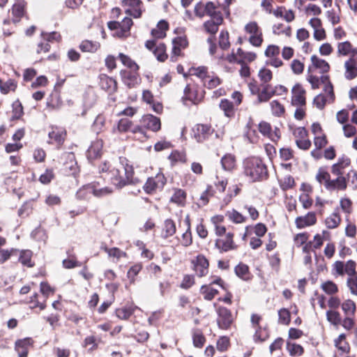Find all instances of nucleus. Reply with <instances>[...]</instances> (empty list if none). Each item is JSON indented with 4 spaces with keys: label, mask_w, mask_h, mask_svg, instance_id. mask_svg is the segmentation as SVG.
Masks as SVG:
<instances>
[{
    "label": "nucleus",
    "mask_w": 357,
    "mask_h": 357,
    "mask_svg": "<svg viewBox=\"0 0 357 357\" xmlns=\"http://www.w3.org/2000/svg\"><path fill=\"white\" fill-rule=\"evenodd\" d=\"M99 172L118 188L133 182V167L124 158L103 161L99 165Z\"/></svg>",
    "instance_id": "obj_1"
},
{
    "label": "nucleus",
    "mask_w": 357,
    "mask_h": 357,
    "mask_svg": "<svg viewBox=\"0 0 357 357\" xmlns=\"http://www.w3.org/2000/svg\"><path fill=\"white\" fill-rule=\"evenodd\" d=\"M245 174L253 181L263 179L267 176V169L259 158H250L244 161Z\"/></svg>",
    "instance_id": "obj_2"
},
{
    "label": "nucleus",
    "mask_w": 357,
    "mask_h": 357,
    "mask_svg": "<svg viewBox=\"0 0 357 357\" xmlns=\"http://www.w3.org/2000/svg\"><path fill=\"white\" fill-rule=\"evenodd\" d=\"M191 73L202 79L205 87L213 89L221 84L220 78L212 72H209L205 66H199L191 69Z\"/></svg>",
    "instance_id": "obj_3"
},
{
    "label": "nucleus",
    "mask_w": 357,
    "mask_h": 357,
    "mask_svg": "<svg viewBox=\"0 0 357 357\" xmlns=\"http://www.w3.org/2000/svg\"><path fill=\"white\" fill-rule=\"evenodd\" d=\"M244 32L248 36L249 43L257 48L262 46L264 36L261 28L255 21H250L245 24Z\"/></svg>",
    "instance_id": "obj_4"
},
{
    "label": "nucleus",
    "mask_w": 357,
    "mask_h": 357,
    "mask_svg": "<svg viewBox=\"0 0 357 357\" xmlns=\"http://www.w3.org/2000/svg\"><path fill=\"white\" fill-rule=\"evenodd\" d=\"M112 190L109 187H101L98 183H92L84 186L77 192L81 197L88 198V194H92L97 197H102L110 195Z\"/></svg>",
    "instance_id": "obj_5"
},
{
    "label": "nucleus",
    "mask_w": 357,
    "mask_h": 357,
    "mask_svg": "<svg viewBox=\"0 0 357 357\" xmlns=\"http://www.w3.org/2000/svg\"><path fill=\"white\" fill-rule=\"evenodd\" d=\"M121 5L124 12L134 18L141 17L145 10L142 0H121Z\"/></svg>",
    "instance_id": "obj_6"
},
{
    "label": "nucleus",
    "mask_w": 357,
    "mask_h": 357,
    "mask_svg": "<svg viewBox=\"0 0 357 357\" xmlns=\"http://www.w3.org/2000/svg\"><path fill=\"white\" fill-rule=\"evenodd\" d=\"M280 52L279 46L273 44L268 45L264 51V56L268 58L266 64L275 68L282 67L284 62L279 57Z\"/></svg>",
    "instance_id": "obj_7"
},
{
    "label": "nucleus",
    "mask_w": 357,
    "mask_h": 357,
    "mask_svg": "<svg viewBox=\"0 0 357 357\" xmlns=\"http://www.w3.org/2000/svg\"><path fill=\"white\" fill-rule=\"evenodd\" d=\"M167 179L163 174L158 173L155 176L149 177L143 186L144 190L147 194L155 193L158 190H161L165 185Z\"/></svg>",
    "instance_id": "obj_8"
},
{
    "label": "nucleus",
    "mask_w": 357,
    "mask_h": 357,
    "mask_svg": "<svg viewBox=\"0 0 357 357\" xmlns=\"http://www.w3.org/2000/svg\"><path fill=\"white\" fill-rule=\"evenodd\" d=\"M130 131L134 134H141L144 137H147L146 132L143 130L139 126H134L132 122L128 119H121L119 121L117 125L113 128V132H126Z\"/></svg>",
    "instance_id": "obj_9"
},
{
    "label": "nucleus",
    "mask_w": 357,
    "mask_h": 357,
    "mask_svg": "<svg viewBox=\"0 0 357 357\" xmlns=\"http://www.w3.org/2000/svg\"><path fill=\"white\" fill-rule=\"evenodd\" d=\"M217 324L220 328L227 330L234 322V317L229 310L225 307H219L217 310Z\"/></svg>",
    "instance_id": "obj_10"
},
{
    "label": "nucleus",
    "mask_w": 357,
    "mask_h": 357,
    "mask_svg": "<svg viewBox=\"0 0 357 357\" xmlns=\"http://www.w3.org/2000/svg\"><path fill=\"white\" fill-rule=\"evenodd\" d=\"M291 103L293 106H305L306 91L301 84L296 83L291 90Z\"/></svg>",
    "instance_id": "obj_11"
},
{
    "label": "nucleus",
    "mask_w": 357,
    "mask_h": 357,
    "mask_svg": "<svg viewBox=\"0 0 357 357\" xmlns=\"http://www.w3.org/2000/svg\"><path fill=\"white\" fill-rule=\"evenodd\" d=\"M329 63L324 59L319 58L317 55H312L310 57V64L307 68L308 73H316L320 74L327 73L330 70Z\"/></svg>",
    "instance_id": "obj_12"
},
{
    "label": "nucleus",
    "mask_w": 357,
    "mask_h": 357,
    "mask_svg": "<svg viewBox=\"0 0 357 357\" xmlns=\"http://www.w3.org/2000/svg\"><path fill=\"white\" fill-rule=\"evenodd\" d=\"M293 135L296 139L298 147L303 150H307L311 146V142L308 139L307 131L304 127H298L293 130Z\"/></svg>",
    "instance_id": "obj_13"
},
{
    "label": "nucleus",
    "mask_w": 357,
    "mask_h": 357,
    "mask_svg": "<svg viewBox=\"0 0 357 357\" xmlns=\"http://www.w3.org/2000/svg\"><path fill=\"white\" fill-rule=\"evenodd\" d=\"M145 46L148 50H153L154 55L159 61L163 62L167 59L166 47L164 43H160L157 45L154 40H149L146 42Z\"/></svg>",
    "instance_id": "obj_14"
},
{
    "label": "nucleus",
    "mask_w": 357,
    "mask_h": 357,
    "mask_svg": "<svg viewBox=\"0 0 357 357\" xmlns=\"http://www.w3.org/2000/svg\"><path fill=\"white\" fill-rule=\"evenodd\" d=\"M141 126L144 131V128L153 132H157L160 129L161 123L159 118L151 114L144 115L140 120Z\"/></svg>",
    "instance_id": "obj_15"
},
{
    "label": "nucleus",
    "mask_w": 357,
    "mask_h": 357,
    "mask_svg": "<svg viewBox=\"0 0 357 357\" xmlns=\"http://www.w3.org/2000/svg\"><path fill=\"white\" fill-rule=\"evenodd\" d=\"M192 264L194 270L199 277L202 278L207 275L209 263L204 255H198L196 259L192 261Z\"/></svg>",
    "instance_id": "obj_16"
},
{
    "label": "nucleus",
    "mask_w": 357,
    "mask_h": 357,
    "mask_svg": "<svg viewBox=\"0 0 357 357\" xmlns=\"http://www.w3.org/2000/svg\"><path fill=\"white\" fill-rule=\"evenodd\" d=\"M234 234L231 232L227 233L225 236H222L215 241V246L222 252H227L234 250L236 248L233 241Z\"/></svg>",
    "instance_id": "obj_17"
},
{
    "label": "nucleus",
    "mask_w": 357,
    "mask_h": 357,
    "mask_svg": "<svg viewBox=\"0 0 357 357\" xmlns=\"http://www.w3.org/2000/svg\"><path fill=\"white\" fill-rule=\"evenodd\" d=\"M337 55L339 56L356 57L357 47H354L349 41L338 43L337 44Z\"/></svg>",
    "instance_id": "obj_18"
},
{
    "label": "nucleus",
    "mask_w": 357,
    "mask_h": 357,
    "mask_svg": "<svg viewBox=\"0 0 357 357\" xmlns=\"http://www.w3.org/2000/svg\"><path fill=\"white\" fill-rule=\"evenodd\" d=\"M211 134V126L208 125L197 124L192 128V137L198 142H204Z\"/></svg>",
    "instance_id": "obj_19"
},
{
    "label": "nucleus",
    "mask_w": 357,
    "mask_h": 357,
    "mask_svg": "<svg viewBox=\"0 0 357 357\" xmlns=\"http://www.w3.org/2000/svg\"><path fill=\"white\" fill-rule=\"evenodd\" d=\"M356 57H349L344 63V75L347 79L351 80L357 77Z\"/></svg>",
    "instance_id": "obj_20"
},
{
    "label": "nucleus",
    "mask_w": 357,
    "mask_h": 357,
    "mask_svg": "<svg viewBox=\"0 0 357 357\" xmlns=\"http://www.w3.org/2000/svg\"><path fill=\"white\" fill-rule=\"evenodd\" d=\"M317 217L314 212H309L305 215L298 216L295 220V224L297 228L303 229L315 225Z\"/></svg>",
    "instance_id": "obj_21"
},
{
    "label": "nucleus",
    "mask_w": 357,
    "mask_h": 357,
    "mask_svg": "<svg viewBox=\"0 0 357 357\" xmlns=\"http://www.w3.org/2000/svg\"><path fill=\"white\" fill-rule=\"evenodd\" d=\"M185 96L187 99L197 104L204 98V91L194 85L188 84L185 89Z\"/></svg>",
    "instance_id": "obj_22"
},
{
    "label": "nucleus",
    "mask_w": 357,
    "mask_h": 357,
    "mask_svg": "<svg viewBox=\"0 0 357 357\" xmlns=\"http://www.w3.org/2000/svg\"><path fill=\"white\" fill-rule=\"evenodd\" d=\"M347 183L346 178L342 175L337 176L335 179H330L326 185V189L329 191H343L347 189Z\"/></svg>",
    "instance_id": "obj_23"
},
{
    "label": "nucleus",
    "mask_w": 357,
    "mask_h": 357,
    "mask_svg": "<svg viewBox=\"0 0 357 357\" xmlns=\"http://www.w3.org/2000/svg\"><path fill=\"white\" fill-rule=\"evenodd\" d=\"M223 22V17L217 16L215 18H211L204 23V29L206 32L215 35L219 29V26Z\"/></svg>",
    "instance_id": "obj_24"
},
{
    "label": "nucleus",
    "mask_w": 357,
    "mask_h": 357,
    "mask_svg": "<svg viewBox=\"0 0 357 357\" xmlns=\"http://www.w3.org/2000/svg\"><path fill=\"white\" fill-rule=\"evenodd\" d=\"M33 343L30 337H26L22 340H18L15 342V350L18 353L19 357H26L29 351V347Z\"/></svg>",
    "instance_id": "obj_25"
},
{
    "label": "nucleus",
    "mask_w": 357,
    "mask_h": 357,
    "mask_svg": "<svg viewBox=\"0 0 357 357\" xmlns=\"http://www.w3.org/2000/svg\"><path fill=\"white\" fill-rule=\"evenodd\" d=\"M103 142L101 139H96L91 143L87 151V157L89 160H94L100 156Z\"/></svg>",
    "instance_id": "obj_26"
},
{
    "label": "nucleus",
    "mask_w": 357,
    "mask_h": 357,
    "mask_svg": "<svg viewBox=\"0 0 357 357\" xmlns=\"http://www.w3.org/2000/svg\"><path fill=\"white\" fill-rule=\"evenodd\" d=\"M186 226L185 231L182 234L181 237H177L178 243L184 247H188L192 243V237L190 231V222L188 218L185 220Z\"/></svg>",
    "instance_id": "obj_27"
},
{
    "label": "nucleus",
    "mask_w": 357,
    "mask_h": 357,
    "mask_svg": "<svg viewBox=\"0 0 357 357\" xmlns=\"http://www.w3.org/2000/svg\"><path fill=\"white\" fill-rule=\"evenodd\" d=\"M335 347L343 354H349L350 351V345L347 341V335L341 333L333 340Z\"/></svg>",
    "instance_id": "obj_28"
},
{
    "label": "nucleus",
    "mask_w": 357,
    "mask_h": 357,
    "mask_svg": "<svg viewBox=\"0 0 357 357\" xmlns=\"http://www.w3.org/2000/svg\"><path fill=\"white\" fill-rule=\"evenodd\" d=\"M123 83L129 88L136 86L139 84L140 78L137 72H125L123 77Z\"/></svg>",
    "instance_id": "obj_29"
},
{
    "label": "nucleus",
    "mask_w": 357,
    "mask_h": 357,
    "mask_svg": "<svg viewBox=\"0 0 357 357\" xmlns=\"http://www.w3.org/2000/svg\"><path fill=\"white\" fill-rule=\"evenodd\" d=\"M350 165V159L348 157L342 156L338 159L337 163L334 164L331 167V172L336 175H342L343 169Z\"/></svg>",
    "instance_id": "obj_30"
},
{
    "label": "nucleus",
    "mask_w": 357,
    "mask_h": 357,
    "mask_svg": "<svg viewBox=\"0 0 357 357\" xmlns=\"http://www.w3.org/2000/svg\"><path fill=\"white\" fill-rule=\"evenodd\" d=\"M170 202L178 206H184L186 202V192L180 188L174 189V193L170 198Z\"/></svg>",
    "instance_id": "obj_31"
},
{
    "label": "nucleus",
    "mask_w": 357,
    "mask_h": 357,
    "mask_svg": "<svg viewBox=\"0 0 357 357\" xmlns=\"http://www.w3.org/2000/svg\"><path fill=\"white\" fill-rule=\"evenodd\" d=\"M101 87L109 93H114L117 89V82L112 77L104 75L100 79Z\"/></svg>",
    "instance_id": "obj_32"
},
{
    "label": "nucleus",
    "mask_w": 357,
    "mask_h": 357,
    "mask_svg": "<svg viewBox=\"0 0 357 357\" xmlns=\"http://www.w3.org/2000/svg\"><path fill=\"white\" fill-rule=\"evenodd\" d=\"M176 224L171 219H167L165 220L162 230H161V236L163 238H167L170 236H172L176 233Z\"/></svg>",
    "instance_id": "obj_33"
},
{
    "label": "nucleus",
    "mask_w": 357,
    "mask_h": 357,
    "mask_svg": "<svg viewBox=\"0 0 357 357\" xmlns=\"http://www.w3.org/2000/svg\"><path fill=\"white\" fill-rule=\"evenodd\" d=\"M220 108L223 111L225 116L232 118L236 113L235 105L228 99H222L219 104Z\"/></svg>",
    "instance_id": "obj_34"
},
{
    "label": "nucleus",
    "mask_w": 357,
    "mask_h": 357,
    "mask_svg": "<svg viewBox=\"0 0 357 357\" xmlns=\"http://www.w3.org/2000/svg\"><path fill=\"white\" fill-rule=\"evenodd\" d=\"M342 219L337 209L329 215L325 219V225L328 229H333L337 228L341 223Z\"/></svg>",
    "instance_id": "obj_35"
},
{
    "label": "nucleus",
    "mask_w": 357,
    "mask_h": 357,
    "mask_svg": "<svg viewBox=\"0 0 357 357\" xmlns=\"http://www.w3.org/2000/svg\"><path fill=\"white\" fill-rule=\"evenodd\" d=\"M167 30V22L165 20H161L158 23L157 26L151 31V35L155 39L163 38L166 36Z\"/></svg>",
    "instance_id": "obj_36"
},
{
    "label": "nucleus",
    "mask_w": 357,
    "mask_h": 357,
    "mask_svg": "<svg viewBox=\"0 0 357 357\" xmlns=\"http://www.w3.org/2000/svg\"><path fill=\"white\" fill-rule=\"evenodd\" d=\"M188 45V40L184 37H177L173 40L172 54L174 56L181 55V50L185 48Z\"/></svg>",
    "instance_id": "obj_37"
},
{
    "label": "nucleus",
    "mask_w": 357,
    "mask_h": 357,
    "mask_svg": "<svg viewBox=\"0 0 357 357\" xmlns=\"http://www.w3.org/2000/svg\"><path fill=\"white\" fill-rule=\"evenodd\" d=\"M118 58L121 63L126 68H129L131 71L137 72L139 70V66L131 59L130 56L123 53H119Z\"/></svg>",
    "instance_id": "obj_38"
},
{
    "label": "nucleus",
    "mask_w": 357,
    "mask_h": 357,
    "mask_svg": "<svg viewBox=\"0 0 357 357\" xmlns=\"http://www.w3.org/2000/svg\"><path fill=\"white\" fill-rule=\"evenodd\" d=\"M120 30L116 33L120 38L127 37L129 35V31L131 26L132 25V20L128 17H126L119 22Z\"/></svg>",
    "instance_id": "obj_39"
},
{
    "label": "nucleus",
    "mask_w": 357,
    "mask_h": 357,
    "mask_svg": "<svg viewBox=\"0 0 357 357\" xmlns=\"http://www.w3.org/2000/svg\"><path fill=\"white\" fill-rule=\"evenodd\" d=\"M344 316H354L356 312V303L350 299L344 300L340 305Z\"/></svg>",
    "instance_id": "obj_40"
},
{
    "label": "nucleus",
    "mask_w": 357,
    "mask_h": 357,
    "mask_svg": "<svg viewBox=\"0 0 357 357\" xmlns=\"http://www.w3.org/2000/svg\"><path fill=\"white\" fill-rule=\"evenodd\" d=\"M236 56L240 59V60L237 61L238 63L252 62L257 59V54L255 52L244 51L241 48L237 50Z\"/></svg>",
    "instance_id": "obj_41"
},
{
    "label": "nucleus",
    "mask_w": 357,
    "mask_h": 357,
    "mask_svg": "<svg viewBox=\"0 0 357 357\" xmlns=\"http://www.w3.org/2000/svg\"><path fill=\"white\" fill-rule=\"evenodd\" d=\"M321 83L324 84V91L327 94L329 100L333 102L335 99L333 86L330 81L328 75H324L321 76Z\"/></svg>",
    "instance_id": "obj_42"
},
{
    "label": "nucleus",
    "mask_w": 357,
    "mask_h": 357,
    "mask_svg": "<svg viewBox=\"0 0 357 357\" xmlns=\"http://www.w3.org/2000/svg\"><path fill=\"white\" fill-rule=\"evenodd\" d=\"M66 134V131L63 129L53 128L52 130L49 132V137L51 140L60 145L64 142Z\"/></svg>",
    "instance_id": "obj_43"
},
{
    "label": "nucleus",
    "mask_w": 357,
    "mask_h": 357,
    "mask_svg": "<svg viewBox=\"0 0 357 357\" xmlns=\"http://www.w3.org/2000/svg\"><path fill=\"white\" fill-rule=\"evenodd\" d=\"M221 165L225 171H232L236 167V160L234 155L226 154L221 159Z\"/></svg>",
    "instance_id": "obj_44"
},
{
    "label": "nucleus",
    "mask_w": 357,
    "mask_h": 357,
    "mask_svg": "<svg viewBox=\"0 0 357 357\" xmlns=\"http://www.w3.org/2000/svg\"><path fill=\"white\" fill-rule=\"evenodd\" d=\"M274 95L275 91L271 89V86L265 85L258 93L257 102L258 103L268 102Z\"/></svg>",
    "instance_id": "obj_45"
},
{
    "label": "nucleus",
    "mask_w": 357,
    "mask_h": 357,
    "mask_svg": "<svg viewBox=\"0 0 357 357\" xmlns=\"http://www.w3.org/2000/svg\"><path fill=\"white\" fill-rule=\"evenodd\" d=\"M320 288L327 295H335L339 291V288L337 284L331 280H326L321 282Z\"/></svg>",
    "instance_id": "obj_46"
},
{
    "label": "nucleus",
    "mask_w": 357,
    "mask_h": 357,
    "mask_svg": "<svg viewBox=\"0 0 357 357\" xmlns=\"http://www.w3.org/2000/svg\"><path fill=\"white\" fill-rule=\"evenodd\" d=\"M340 207L345 214L346 221H349V216L353 212V203L348 197H342L340 200Z\"/></svg>",
    "instance_id": "obj_47"
},
{
    "label": "nucleus",
    "mask_w": 357,
    "mask_h": 357,
    "mask_svg": "<svg viewBox=\"0 0 357 357\" xmlns=\"http://www.w3.org/2000/svg\"><path fill=\"white\" fill-rule=\"evenodd\" d=\"M200 293L205 300L211 301L218 294V290L211 285L204 284L201 287Z\"/></svg>",
    "instance_id": "obj_48"
},
{
    "label": "nucleus",
    "mask_w": 357,
    "mask_h": 357,
    "mask_svg": "<svg viewBox=\"0 0 357 357\" xmlns=\"http://www.w3.org/2000/svg\"><path fill=\"white\" fill-rule=\"evenodd\" d=\"M100 47V44L98 42H93L91 40H84L79 45V48L84 52H96Z\"/></svg>",
    "instance_id": "obj_49"
},
{
    "label": "nucleus",
    "mask_w": 357,
    "mask_h": 357,
    "mask_svg": "<svg viewBox=\"0 0 357 357\" xmlns=\"http://www.w3.org/2000/svg\"><path fill=\"white\" fill-rule=\"evenodd\" d=\"M26 3L24 0H17L12 8V13L16 18L22 17L25 12Z\"/></svg>",
    "instance_id": "obj_50"
},
{
    "label": "nucleus",
    "mask_w": 357,
    "mask_h": 357,
    "mask_svg": "<svg viewBox=\"0 0 357 357\" xmlns=\"http://www.w3.org/2000/svg\"><path fill=\"white\" fill-rule=\"evenodd\" d=\"M273 32L275 35H284L289 37L291 35V28L290 26L278 23L273 25Z\"/></svg>",
    "instance_id": "obj_51"
},
{
    "label": "nucleus",
    "mask_w": 357,
    "mask_h": 357,
    "mask_svg": "<svg viewBox=\"0 0 357 357\" xmlns=\"http://www.w3.org/2000/svg\"><path fill=\"white\" fill-rule=\"evenodd\" d=\"M102 249L107 253L109 257L119 260L121 258L126 257L127 255L125 252L117 248H108L106 246L102 247Z\"/></svg>",
    "instance_id": "obj_52"
},
{
    "label": "nucleus",
    "mask_w": 357,
    "mask_h": 357,
    "mask_svg": "<svg viewBox=\"0 0 357 357\" xmlns=\"http://www.w3.org/2000/svg\"><path fill=\"white\" fill-rule=\"evenodd\" d=\"M271 113L275 116H282L285 112L284 105L277 100H273L270 102Z\"/></svg>",
    "instance_id": "obj_53"
},
{
    "label": "nucleus",
    "mask_w": 357,
    "mask_h": 357,
    "mask_svg": "<svg viewBox=\"0 0 357 357\" xmlns=\"http://www.w3.org/2000/svg\"><path fill=\"white\" fill-rule=\"evenodd\" d=\"M327 321L335 327H337L341 323V316L339 312L336 310H328L326 312Z\"/></svg>",
    "instance_id": "obj_54"
},
{
    "label": "nucleus",
    "mask_w": 357,
    "mask_h": 357,
    "mask_svg": "<svg viewBox=\"0 0 357 357\" xmlns=\"http://www.w3.org/2000/svg\"><path fill=\"white\" fill-rule=\"evenodd\" d=\"M169 159L172 162V165L177 163H185L187 161V157L184 152H180L178 151H173L169 156Z\"/></svg>",
    "instance_id": "obj_55"
},
{
    "label": "nucleus",
    "mask_w": 357,
    "mask_h": 357,
    "mask_svg": "<svg viewBox=\"0 0 357 357\" xmlns=\"http://www.w3.org/2000/svg\"><path fill=\"white\" fill-rule=\"evenodd\" d=\"M287 349L289 351V355L291 356H301L304 353L303 347L296 343L287 342Z\"/></svg>",
    "instance_id": "obj_56"
},
{
    "label": "nucleus",
    "mask_w": 357,
    "mask_h": 357,
    "mask_svg": "<svg viewBox=\"0 0 357 357\" xmlns=\"http://www.w3.org/2000/svg\"><path fill=\"white\" fill-rule=\"evenodd\" d=\"M236 274L244 280H248L250 278L249 268L247 265L239 264L235 268Z\"/></svg>",
    "instance_id": "obj_57"
},
{
    "label": "nucleus",
    "mask_w": 357,
    "mask_h": 357,
    "mask_svg": "<svg viewBox=\"0 0 357 357\" xmlns=\"http://www.w3.org/2000/svg\"><path fill=\"white\" fill-rule=\"evenodd\" d=\"M17 82L14 79H8L6 82H1L0 91L3 94H7L10 91H15L17 88Z\"/></svg>",
    "instance_id": "obj_58"
},
{
    "label": "nucleus",
    "mask_w": 357,
    "mask_h": 357,
    "mask_svg": "<svg viewBox=\"0 0 357 357\" xmlns=\"http://www.w3.org/2000/svg\"><path fill=\"white\" fill-rule=\"evenodd\" d=\"M331 179V176L328 172H327L325 169L320 168L317 174H316V180L319 182V184L324 185L326 188V185L329 183Z\"/></svg>",
    "instance_id": "obj_59"
},
{
    "label": "nucleus",
    "mask_w": 357,
    "mask_h": 357,
    "mask_svg": "<svg viewBox=\"0 0 357 357\" xmlns=\"http://www.w3.org/2000/svg\"><path fill=\"white\" fill-rule=\"evenodd\" d=\"M227 215L231 222L236 224L243 223L246 220V218L244 215L234 209L227 211Z\"/></svg>",
    "instance_id": "obj_60"
},
{
    "label": "nucleus",
    "mask_w": 357,
    "mask_h": 357,
    "mask_svg": "<svg viewBox=\"0 0 357 357\" xmlns=\"http://www.w3.org/2000/svg\"><path fill=\"white\" fill-rule=\"evenodd\" d=\"M258 77L261 82L266 84L272 80L273 73L269 68L266 67H263L259 70Z\"/></svg>",
    "instance_id": "obj_61"
},
{
    "label": "nucleus",
    "mask_w": 357,
    "mask_h": 357,
    "mask_svg": "<svg viewBox=\"0 0 357 357\" xmlns=\"http://www.w3.org/2000/svg\"><path fill=\"white\" fill-rule=\"evenodd\" d=\"M135 309L133 307L119 308L116 310V315L120 319L126 320L133 314Z\"/></svg>",
    "instance_id": "obj_62"
},
{
    "label": "nucleus",
    "mask_w": 357,
    "mask_h": 357,
    "mask_svg": "<svg viewBox=\"0 0 357 357\" xmlns=\"http://www.w3.org/2000/svg\"><path fill=\"white\" fill-rule=\"evenodd\" d=\"M32 252L30 250H22L20 256V261L24 266L32 267L33 264L31 262Z\"/></svg>",
    "instance_id": "obj_63"
},
{
    "label": "nucleus",
    "mask_w": 357,
    "mask_h": 357,
    "mask_svg": "<svg viewBox=\"0 0 357 357\" xmlns=\"http://www.w3.org/2000/svg\"><path fill=\"white\" fill-rule=\"evenodd\" d=\"M344 274H347L349 277L352 278L354 275H357L356 271V263L353 260H349L344 263Z\"/></svg>",
    "instance_id": "obj_64"
}]
</instances>
